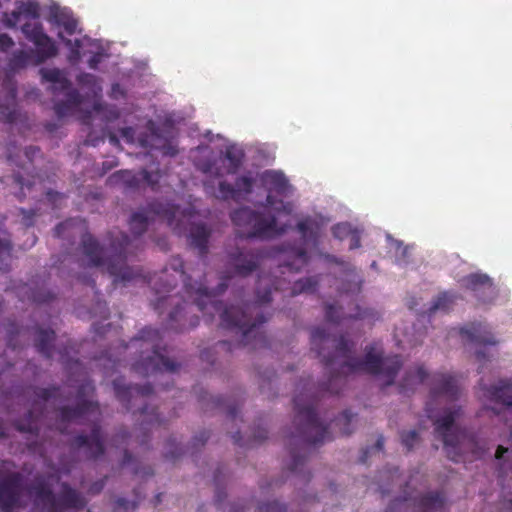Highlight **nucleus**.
I'll return each instance as SVG.
<instances>
[{
	"mask_svg": "<svg viewBox=\"0 0 512 512\" xmlns=\"http://www.w3.org/2000/svg\"><path fill=\"white\" fill-rule=\"evenodd\" d=\"M22 32L26 36V38L32 43L36 42L39 39L47 40V34L44 33L43 27L41 23H25L22 26Z\"/></svg>",
	"mask_w": 512,
	"mask_h": 512,
	"instance_id": "obj_33",
	"label": "nucleus"
},
{
	"mask_svg": "<svg viewBox=\"0 0 512 512\" xmlns=\"http://www.w3.org/2000/svg\"><path fill=\"white\" fill-rule=\"evenodd\" d=\"M355 414H353L350 410H344L335 420V426H338L341 430L342 435H350L352 430L350 429V425L352 420L354 419Z\"/></svg>",
	"mask_w": 512,
	"mask_h": 512,
	"instance_id": "obj_37",
	"label": "nucleus"
},
{
	"mask_svg": "<svg viewBox=\"0 0 512 512\" xmlns=\"http://www.w3.org/2000/svg\"><path fill=\"white\" fill-rule=\"evenodd\" d=\"M19 211L22 215V225L25 228L32 227L37 216V211L35 209L26 210L24 208H20Z\"/></svg>",
	"mask_w": 512,
	"mask_h": 512,
	"instance_id": "obj_53",
	"label": "nucleus"
},
{
	"mask_svg": "<svg viewBox=\"0 0 512 512\" xmlns=\"http://www.w3.org/2000/svg\"><path fill=\"white\" fill-rule=\"evenodd\" d=\"M199 401L212 405L214 408H220L224 406V399L222 397H214L209 395L207 392H203L199 395Z\"/></svg>",
	"mask_w": 512,
	"mask_h": 512,
	"instance_id": "obj_54",
	"label": "nucleus"
},
{
	"mask_svg": "<svg viewBox=\"0 0 512 512\" xmlns=\"http://www.w3.org/2000/svg\"><path fill=\"white\" fill-rule=\"evenodd\" d=\"M58 37L63 41L65 46H67L70 50L69 60L71 62H76L80 59V48L82 46V42L80 39H75L72 41L71 39L64 38L62 33L58 34Z\"/></svg>",
	"mask_w": 512,
	"mask_h": 512,
	"instance_id": "obj_39",
	"label": "nucleus"
},
{
	"mask_svg": "<svg viewBox=\"0 0 512 512\" xmlns=\"http://www.w3.org/2000/svg\"><path fill=\"white\" fill-rule=\"evenodd\" d=\"M178 278L183 281L184 290L188 298L192 300L199 311L204 315L214 317L215 313H220L221 326L224 329L234 331L240 335L236 345L238 347L251 346L257 349L266 346L267 339L260 332V325L267 321L262 306L272 301V287L268 284L270 279L266 276H260L257 281L256 300L254 302L243 303L242 306L231 305L222 308V302L215 298L223 294L228 287L230 276L221 277V282L214 290H209L204 283L191 282V276L184 271V261L180 256H173L167 267L159 274H155L149 279L155 293L159 295L157 300L152 303L153 309L160 314L164 307L173 305L174 309L169 313L167 328L175 332H183L196 327L199 323L198 316L191 317L189 324H186L184 310L187 301L183 304L176 301L172 295H162L170 292L177 284Z\"/></svg>",
	"mask_w": 512,
	"mask_h": 512,
	"instance_id": "obj_2",
	"label": "nucleus"
},
{
	"mask_svg": "<svg viewBox=\"0 0 512 512\" xmlns=\"http://www.w3.org/2000/svg\"><path fill=\"white\" fill-rule=\"evenodd\" d=\"M161 177L160 170L151 172L146 169L140 170L141 185L146 184L152 191H158Z\"/></svg>",
	"mask_w": 512,
	"mask_h": 512,
	"instance_id": "obj_35",
	"label": "nucleus"
},
{
	"mask_svg": "<svg viewBox=\"0 0 512 512\" xmlns=\"http://www.w3.org/2000/svg\"><path fill=\"white\" fill-rule=\"evenodd\" d=\"M61 493L57 496L43 475H36L27 487L32 499L34 512H65L66 509H83L86 500L81 493L62 483Z\"/></svg>",
	"mask_w": 512,
	"mask_h": 512,
	"instance_id": "obj_7",
	"label": "nucleus"
},
{
	"mask_svg": "<svg viewBox=\"0 0 512 512\" xmlns=\"http://www.w3.org/2000/svg\"><path fill=\"white\" fill-rule=\"evenodd\" d=\"M311 346L329 373L326 382L320 383L317 395L310 394L309 383L302 386L303 391L293 398L295 431L288 437L291 455L289 470L301 473L306 462V450L311 445L323 444L332 437L326 425L316 413L318 395L338 394L350 374L365 372L384 379V386H390L403 366L400 355L381 357L373 347L366 349L363 359L352 356L354 343L344 335L330 336L325 329L316 327L311 331Z\"/></svg>",
	"mask_w": 512,
	"mask_h": 512,
	"instance_id": "obj_1",
	"label": "nucleus"
},
{
	"mask_svg": "<svg viewBox=\"0 0 512 512\" xmlns=\"http://www.w3.org/2000/svg\"><path fill=\"white\" fill-rule=\"evenodd\" d=\"M21 332H22V329L18 325H16L13 322L8 323V327H7V333H8L7 345H8V347H10L12 349H16L17 346L13 342L14 336L21 334Z\"/></svg>",
	"mask_w": 512,
	"mask_h": 512,
	"instance_id": "obj_55",
	"label": "nucleus"
},
{
	"mask_svg": "<svg viewBox=\"0 0 512 512\" xmlns=\"http://www.w3.org/2000/svg\"><path fill=\"white\" fill-rule=\"evenodd\" d=\"M20 14H25L32 18H38L39 17V5L36 2L23 3L20 7V11L12 13L14 18H16V19L19 17Z\"/></svg>",
	"mask_w": 512,
	"mask_h": 512,
	"instance_id": "obj_45",
	"label": "nucleus"
},
{
	"mask_svg": "<svg viewBox=\"0 0 512 512\" xmlns=\"http://www.w3.org/2000/svg\"><path fill=\"white\" fill-rule=\"evenodd\" d=\"M216 197L221 200H229V199L236 200V199H238L237 191L235 190V187L226 181L219 182L218 194Z\"/></svg>",
	"mask_w": 512,
	"mask_h": 512,
	"instance_id": "obj_41",
	"label": "nucleus"
},
{
	"mask_svg": "<svg viewBox=\"0 0 512 512\" xmlns=\"http://www.w3.org/2000/svg\"><path fill=\"white\" fill-rule=\"evenodd\" d=\"M296 228L305 241H317L320 232V224L314 218L310 216L303 218L297 223Z\"/></svg>",
	"mask_w": 512,
	"mask_h": 512,
	"instance_id": "obj_27",
	"label": "nucleus"
},
{
	"mask_svg": "<svg viewBox=\"0 0 512 512\" xmlns=\"http://www.w3.org/2000/svg\"><path fill=\"white\" fill-rule=\"evenodd\" d=\"M111 328V324L108 323L106 325H101L100 323H94L92 325V329L94 333L98 336H104L107 333V330Z\"/></svg>",
	"mask_w": 512,
	"mask_h": 512,
	"instance_id": "obj_62",
	"label": "nucleus"
},
{
	"mask_svg": "<svg viewBox=\"0 0 512 512\" xmlns=\"http://www.w3.org/2000/svg\"><path fill=\"white\" fill-rule=\"evenodd\" d=\"M259 181L261 187L267 191V196L264 203H261L260 206L264 209L275 207L276 210H280L276 207L277 204H280L282 210L290 214L292 211L290 203H284L282 200L277 201L275 196H288L291 192V185L289 183L288 178L281 171L276 170H265L263 173L259 175Z\"/></svg>",
	"mask_w": 512,
	"mask_h": 512,
	"instance_id": "obj_9",
	"label": "nucleus"
},
{
	"mask_svg": "<svg viewBox=\"0 0 512 512\" xmlns=\"http://www.w3.org/2000/svg\"><path fill=\"white\" fill-rule=\"evenodd\" d=\"M12 240L9 232L3 228V224L0 223V271L8 272L11 266L12 260Z\"/></svg>",
	"mask_w": 512,
	"mask_h": 512,
	"instance_id": "obj_23",
	"label": "nucleus"
},
{
	"mask_svg": "<svg viewBox=\"0 0 512 512\" xmlns=\"http://www.w3.org/2000/svg\"><path fill=\"white\" fill-rule=\"evenodd\" d=\"M62 92L65 93V96H66L65 102L70 103L71 107L75 108L78 105H80L82 98H81L80 93L76 89H73L70 86L69 89L58 91V93H62Z\"/></svg>",
	"mask_w": 512,
	"mask_h": 512,
	"instance_id": "obj_50",
	"label": "nucleus"
},
{
	"mask_svg": "<svg viewBox=\"0 0 512 512\" xmlns=\"http://www.w3.org/2000/svg\"><path fill=\"white\" fill-rule=\"evenodd\" d=\"M209 437H210L209 431H206V430L201 431L199 434H197L193 437L192 446L195 448L204 446V444L207 442Z\"/></svg>",
	"mask_w": 512,
	"mask_h": 512,
	"instance_id": "obj_57",
	"label": "nucleus"
},
{
	"mask_svg": "<svg viewBox=\"0 0 512 512\" xmlns=\"http://www.w3.org/2000/svg\"><path fill=\"white\" fill-rule=\"evenodd\" d=\"M36 406L37 403L34 402L33 409L29 410L25 417H23L22 419H18L14 422L16 430L22 433H30L35 436L39 434L38 421L39 416L42 415L43 413V407H41L39 414H35L34 410L36 409Z\"/></svg>",
	"mask_w": 512,
	"mask_h": 512,
	"instance_id": "obj_24",
	"label": "nucleus"
},
{
	"mask_svg": "<svg viewBox=\"0 0 512 512\" xmlns=\"http://www.w3.org/2000/svg\"><path fill=\"white\" fill-rule=\"evenodd\" d=\"M460 335L467 341L475 343L477 345H496L498 341L494 335L488 329L486 324L481 322H472L459 330Z\"/></svg>",
	"mask_w": 512,
	"mask_h": 512,
	"instance_id": "obj_17",
	"label": "nucleus"
},
{
	"mask_svg": "<svg viewBox=\"0 0 512 512\" xmlns=\"http://www.w3.org/2000/svg\"><path fill=\"white\" fill-rule=\"evenodd\" d=\"M221 474H222V471L220 469H217L215 471V474H214V483H215V486H216L214 502H215V505L218 508L221 507V504H222L223 500L226 498L225 491L220 487V484H221Z\"/></svg>",
	"mask_w": 512,
	"mask_h": 512,
	"instance_id": "obj_47",
	"label": "nucleus"
},
{
	"mask_svg": "<svg viewBox=\"0 0 512 512\" xmlns=\"http://www.w3.org/2000/svg\"><path fill=\"white\" fill-rule=\"evenodd\" d=\"M257 512H287L284 505L277 501L261 503L258 507Z\"/></svg>",
	"mask_w": 512,
	"mask_h": 512,
	"instance_id": "obj_51",
	"label": "nucleus"
},
{
	"mask_svg": "<svg viewBox=\"0 0 512 512\" xmlns=\"http://www.w3.org/2000/svg\"><path fill=\"white\" fill-rule=\"evenodd\" d=\"M37 50L38 60L43 62L57 55L58 49L53 40L47 35V40L39 39L34 42Z\"/></svg>",
	"mask_w": 512,
	"mask_h": 512,
	"instance_id": "obj_30",
	"label": "nucleus"
},
{
	"mask_svg": "<svg viewBox=\"0 0 512 512\" xmlns=\"http://www.w3.org/2000/svg\"><path fill=\"white\" fill-rule=\"evenodd\" d=\"M13 46L14 41L8 34H0V51L6 52Z\"/></svg>",
	"mask_w": 512,
	"mask_h": 512,
	"instance_id": "obj_59",
	"label": "nucleus"
},
{
	"mask_svg": "<svg viewBox=\"0 0 512 512\" xmlns=\"http://www.w3.org/2000/svg\"><path fill=\"white\" fill-rule=\"evenodd\" d=\"M42 79L50 82V90L53 94L58 91L69 89L71 82L65 77L64 73L58 68H42L40 70Z\"/></svg>",
	"mask_w": 512,
	"mask_h": 512,
	"instance_id": "obj_22",
	"label": "nucleus"
},
{
	"mask_svg": "<svg viewBox=\"0 0 512 512\" xmlns=\"http://www.w3.org/2000/svg\"><path fill=\"white\" fill-rule=\"evenodd\" d=\"M150 218L146 211H138L131 215L129 226L135 236H141L148 228Z\"/></svg>",
	"mask_w": 512,
	"mask_h": 512,
	"instance_id": "obj_29",
	"label": "nucleus"
},
{
	"mask_svg": "<svg viewBox=\"0 0 512 512\" xmlns=\"http://www.w3.org/2000/svg\"><path fill=\"white\" fill-rule=\"evenodd\" d=\"M84 223L85 221L81 218H77V219H68L64 222H61L59 223L55 229H54V234L56 237H59V238H63V237H66L67 232L68 230H70L72 227H74L76 225V223Z\"/></svg>",
	"mask_w": 512,
	"mask_h": 512,
	"instance_id": "obj_43",
	"label": "nucleus"
},
{
	"mask_svg": "<svg viewBox=\"0 0 512 512\" xmlns=\"http://www.w3.org/2000/svg\"><path fill=\"white\" fill-rule=\"evenodd\" d=\"M444 493L439 491L427 492L420 497L419 506L422 512H440L445 506Z\"/></svg>",
	"mask_w": 512,
	"mask_h": 512,
	"instance_id": "obj_25",
	"label": "nucleus"
},
{
	"mask_svg": "<svg viewBox=\"0 0 512 512\" xmlns=\"http://www.w3.org/2000/svg\"><path fill=\"white\" fill-rule=\"evenodd\" d=\"M456 296L450 292H442L440 293L432 302L431 306L428 308V315H432L438 310L448 311L451 309Z\"/></svg>",
	"mask_w": 512,
	"mask_h": 512,
	"instance_id": "obj_31",
	"label": "nucleus"
},
{
	"mask_svg": "<svg viewBox=\"0 0 512 512\" xmlns=\"http://www.w3.org/2000/svg\"><path fill=\"white\" fill-rule=\"evenodd\" d=\"M113 388L116 398L122 403L126 410L132 408V400L137 397H147L153 393L151 384L126 385L123 378L113 380Z\"/></svg>",
	"mask_w": 512,
	"mask_h": 512,
	"instance_id": "obj_15",
	"label": "nucleus"
},
{
	"mask_svg": "<svg viewBox=\"0 0 512 512\" xmlns=\"http://www.w3.org/2000/svg\"><path fill=\"white\" fill-rule=\"evenodd\" d=\"M166 452H165V458L169 460H176L179 458L183 453V448L176 443L175 439H168L166 443Z\"/></svg>",
	"mask_w": 512,
	"mask_h": 512,
	"instance_id": "obj_44",
	"label": "nucleus"
},
{
	"mask_svg": "<svg viewBox=\"0 0 512 512\" xmlns=\"http://www.w3.org/2000/svg\"><path fill=\"white\" fill-rule=\"evenodd\" d=\"M53 18L55 23L62 26L68 35H73L76 32L78 22L72 16L64 12H55Z\"/></svg>",
	"mask_w": 512,
	"mask_h": 512,
	"instance_id": "obj_34",
	"label": "nucleus"
},
{
	"mask_svg": "<svg viewBox=\"0 0 512 512\" xmlns=\"http://www.w3.org/2000/svg\"><path fill=\"white\" fill-rule=\"evenodd\" d=\"M17 297L22 301H28L34 304H48L56 298V294L46 290L43 285L32 281L31 283H22L12 288Z\"/></svg>",
	"mask_w": 512,
	"mask_h": 512,
	"instance_id": "obj_16",
	"label": "nucleus"
},
{
	"mask_svg": "<svg viewBox=\"0 0 512 512\" xmlns=\"http://www.w3.org/2000/svg\"><path fill=\"white\" fill-rule=\"evenodd\" d=\"M254 182L255 180L251 175H243L238 177L234 186L235 190L237 191V198H239L241 194H251L253 191Z\"/></svg>",
	"mask_w": 512,
	"mask_h": 512,
	"instance_id": "obj_38",
	"label": "nucleus"
},
{
	"mask_svg": "<svg viewBox=\"0 0 512 512\" xmlns=\"http://www.w3.org/2000/svg\"><path fill=\"white\" fill-rule=\"evenodd\" d=\"M326 259L331 263H335L337 265L342 266L346 271L349 272V274H351L353 280L350 287L345 289V292L358 294L361 290L362 279L355 273V268L350 263L345 262L344 260L337 258L336 256L333 255H327Z\"/></svg>",
	"mask_w": 512,
	"mask_h": 512,
	"instance_id": "obj_28",
	"label": "nucleus"
},
{
	"mask_svg": "<svg viewBox=\"0 0 512 512\" xmlns=\"http://www.w3.org/2000/svg\"><path fill=\"white\" fill-rule=\"evenodd\" d=\"M40 153V149L36 146H29L25 148L24 154L29 161H33V159Z\"/></svg>",
	"mask_w": 512,
	"mask_h": 512,
	"instance_id": "obj_64",
	"label": "nucleus"
},
{
	"mask_svg": "<svg viewBox=\"0 0 512 512\" xmlns=\"http://www.w3.org/2000/svg\"><path fill=\"white\" fill-rule=\"evenodd\" d=\"M33 392L39 400L47 402L50 399H56L60 397L61 387L56 385H52L46 388L34 387Z\"/></svg>",
	"mask_w": 512,
	"mask_h": 512,
	"instance_id": "obj_36",
	"label": "nucleus"
},
{
	"mask_svg": "<svg viewBox=\"0 0 512 512\" xmlns=\"http://www.w3.org/2000/svg\"><path fill=\"white\" fill-rule=\"evenodd\" d=\"M13 180H14V183L20 189V192L17 194V197L20 200H22L26 196L24 193V189L30 190L32 185H34V181L33 182H30V181L24 182L23 177L19 173L13 175Z\"/></svg>",
	"mask_w": 512,
	"mask_h": 512,
	"instance_id": "obj_52",
	"label": "nucleus"
},
{
	"mask_svg": "<svg viewBox=\"0 0 512 512\" xmlns=\"http://www.w3.org/2000/svg\"><path fill=\"white\" fill-rule=\"evenodd\" d=\"M332 234L335 238L343 240L352 234V228L348 223H338L332 227Z\"/></svg>",
	"mask_w": 512,
	"mask_h": 512,
	"instance_id": "obj_49",
	"label": "nucleus"
},
{
	"mask_svg": "<svg viewBox=\"0 0 512 512\" xmlns=\"http://www.w3.org/2000/svg\"><path fill=\"white\" fill-rule=\"evenodd\" d=\"M24 476L20 472H11L0 479V509L13 512L21 506Z\"/></svg>",
	"mask_w": 512,
	"mask_h": 512,
	"instance_id": "obj_11",
	"label": "nucleus"
},
{
	"mask_svg": "<svg viewBox=\"0 0 512 512\" xmlns=\"http://www.w3.org/2000/svg\"><path fill=\"white\" fill-rule=\"evenodd\" d=\"M107 236L109 248L106 251L92 234L86 232L82 235L80 248L88 267L105 266L115 285L142 277L140 268L127 265L132 245L130 237L120 230L110 231Z\"/></svg>",
	"mask_w": 512,
	"mask_h": 512,
	"instance_id": "obj_4",
	"label": "nucleus"
},
{
	"mask_svg": "<svg viewBox=\"0 0 512 512\" xmlns=\"http://www.w3.org/2000/svg\"><path fill=\"white\" fill-rule=\"evenodd\" d=\"M261 252L259 250H243L237 248L229 253V259L233 265L234 273L241 277H247L256 271L260 265Z\"/></svg>",
	"mask_w": 512,
	"mask_h": 512,
	"instance_id": "obj_14",
	"label": "nucleus"
},
{
	"mask_svg": "<svg viewBox=\"0 0 512 512\" xmlns=\"http://www.w3.org/2000/svg\"><path fill=\"white\" fill-rule=\"evenodd\" d=\"M149 210L165 220L167 225L178 234H181L182 230H184V221H187L189 223L187 235L189 245L198 251L201 258L207 256L212 230L204 222H191V219L194 217L192 208L180 211V208L175 205L152 202L149 204Z\"/></svg>",
	"mask_w": 512,
	"mask_h": 512,
	"instance_id": "obj_6",
	"label": "nucleus"
},
{
	"mask_svg": "<svg viewBox=\"0 0 512 512\" xmlns=\"http://www.w3.org/2000/svg\"><path fill=\"white\" fill-rule=\"evenodd\" d=\"M267 430L264 429V428H258L257 431H255L254 435H253V442L254 443H261L263 442L265 439H267Z\"/></svg>",
	"mask_w": 512,
	"mask_h": 512,
	"instance_id": "obj_63",
	"label": "nucleus"
},
{
	"mask_svg": "<svg viewBox=\"0 0 512 512\" xmlns=\"http://www.w3.org/2000/svg\"><path fill=\"white\" fill-rule=\"evenodd\" d=\"M73 109L70 103H66L65 101H59L54 105L55 114L59 119L69 115Z\"/></svg>",
	"mask_w": 512,
	"mask_h": 512,
	"instance_id": "obj_56",
	"label": "nucleus"
},
{
	"mask_svg": "<svg viewBox=\"0 0 512 512\" xmlns=\"http://www.w3.org/2000/svg\"><path fill=\"white\" fill-rule=\"evenodd\" d=\"M106 479H107V477H104L102 479H99V480L93 482L90 485L88 492L92 495L99 494L104 489V487L106 485Z\"/></svg>",
	"mask_w": 512,
	"mask_h": 512,
	"instance_id": "obj_60",
	"label": "nucleus"
},
{
	"mask_svg": "<svg viewBox=\"0 0 512 512\" xmlns=\"http://www.w3.org/2000/svg\"><path fill=\"white\" fill-rule=\"evenodd\" d=\"M225 157L227 160H229L231 164V168L229 169V173H235L236 170L241 166L242 164V158L243 155L239 153L238 151H235L233 149H227L225 153Z\"/></svg>",
	"mask_w": 512,
	"mask_h": 512,
	"instance_id": "obj_48",
	"label": "nucleus"
},
{
	"mask_svg": "<svg viewBox=\"0 0 512 512\" xmlns=\"http://www.w3.org/2000/svg\"><path fill=\"white\" fill-rule=\"evenodd\" d=\"M161 331L151 327L141 329L130 345L140 350L139 359L132 364V370L148 377L157 373H174L180 364L164 355L166 348L161 346Z\"/></svg>",
	"mask_w": 512,
	"mask_h": 512,
	"instance_id": "obj_5",
	"label": "nucleus"
},
{
	"mask_svg": "<svg viewBox=\"0 0 512 512\" xmlns=\"http://www.w3.org/2000/svg\"><path fill=\"white\" fill-rule=\"evenodd\" d=\"M94 391L95 387L90 381L83 382L77 389L78 402L76 406H62L59 408L60 425L76 421L87 414L99 415L98 402L84 399L86 396L93 395Z\"/></svg>",
	"mask_w": 512,
	"mask_h": 512,
	"instance_id": "obj_10",
	"label": "nucleus"
},
{
	"mask_svg": "<svg viewBox=\"0 0 512 512\" xmlns=\"http://www.w3.org/2000/svg\"><path fill=\"white\" fill-rule=\"evenodd\" d=\"M318 286V281L315 277H306L294 282L290 296H296L301 293H313Z\"/></svg>",
	"mask_w": 512,
	"mask_h": 512,
	"instance_id": "obj_32",
	"label": "nucleus"
},
{
	"mask_svg": "<svg viewBox=\"0 0 512 512\" xmlns=\"http://www.w3.org/2000/svg\"><path fill=\"white\" fill-rule=\"evenodd\" d=\"M230 218L239 229L237 237L241 239L269 240L287 231L286 225H278L275 214L256 211L247 206L234 210Z\"/></svg>",
	"mask_w": 512,
	"mask_h": 512,
	"instance_id": "obj_8",
	"label": "nucleus"
},
{
	"mask_svg": "<svg viewBox=\"0 0 512 512\" xmlns=\"http://www.w3.org/2000/svg\"><path fill=\"white\" fill-rule=\"evenodd\" d=\"M139 500H140V498L137 497V501L129 502L127 499H125L123 497H118L115 500V506H116V508H122L124 510L135 509L138 505Z\"/></svg>",
	"mask_w": 512,
	"mask_h": 512,
	"instance_id": "obj_58",
	"label": "nucleus"
},
{
	"mask_svg": "<svg viewBox=\"0 0 512 512\" xmlns=\"http://www.w3.org/2000/svg\"><path fill=\"white\" fill-rule=\"evenodd\" d=\"M73 450L84 449L87 459H97L105 452L102 429L99 422L93 424L90 435L79 434L71 442Z\"/></svg>",
	"mask_w": 512,
	"mask_h": 512,
	"instance_id": "obj_12",
	"label": "nucleus"
},
{
	"mask_svg": "<svg viewBox=\"0 0 512 512\" xmlns=\"http://www.w3.org/2000/svg\"><path fill=\"white\" fill-rule=\"evenodd\" d=\"M463 285L471 290L482 303H491L496 297V287L492 279L482 273H472L463 279Z\"/></svg>",
	"mask_w": 512,
	"mask_h": 512,
	"instance_id": "obj_13",
	"label": "nucleus"
},
{
	"mask_svg": "<svg viewBox=\"0 0 512 512\" xmlns=\"http://www.w3.org/2000/svg\"><path fill=\"white\" fill-rule=\"evenodd\" d=\"M484 396L491 402L512 409V379H501L492 386H482Z\"/></svg>",
	"mask_w": 512,
	"mask_h": 512,
	"instance_id": "obj_18",
	"label": "nucleus"
},
{
	"mask_svg": "<svg viewBox=\"0 0 512 512\" xmlns=\"http://www.w3.org/2000/svg\"><path fill=\"white\" fill-rule=\"evenodd\" d=\"M418 441L419 434L416 430L403 431L401 433V443L408 451H411Z\"/></svg>",
	"mask_w": 512,
	"mask_h": 512,
	"instance_id": "obj_46",
	"label": "nucleus"
},
{
	"mask_svg": "<svg viewBox=\"0 0 512 512\" xmlns=\"http://www.w3.org/2000/svg\"><path fill=\"white\" fill-rule=\"evenodd\" d=\"M428 378L429 400L425 407L426 415L433 423L436 438L443 442L447 457L453 462H461L464 460L461 452L462 433L455 425V421L461 416L462 409L460 406H453L445 408L443 413L438 415L435 407L440 398H445L449 402L459 399L461 389L457 377L444 372H435L430 377L424 365L419 364L405 371L398 386L399 392L404 395L413 393Z\"/></svg>",
	"mask_w": 512,
	"mask_h": 512,
	"instance_id": "obj_3",
	"label": "nucleus"
},
{
	"mask_svg": "<svg viewBox=\"0 0 512 512\" xmlns=\"http://www.w3.org/2000/svg\"><path fill=\"white\" fill-rule=\"evenodd\" d=\"M30 62V55L21 50L15 52L9 60V67L12 70H19L25 68Z\"/></svg>",
	"mask_w": 512,
	"mask_h": 512,
	"instance_id": "obj_40",
	"label": "nucleus"
},
{
	"mask_svg": "<svg viewBox=\"0 0 512 512\" xmlns=\"http://www.w3.org/2000/svg\"><path fill=\"white\" fill-rule=\"evenodd\" d=\"M103 59L102 53H94L90 59L88 60V65L91 69L96 70L98 68V65L101 63Z\"/></svg>",
	"mask_w": 512,
	"mask_h": 512,
	"instance_id": "obj_61",
	"label": "nucleus"
},
{
	"mask_svg": "<svg viewBox=\"0 0 512 512\" xmlns=\"http://www.w3.org/2000/svg\"><path fill=\"white\" fill-rule=\"evenodd\" d=\"M372 315L368 309L361 308L358 304L354 305V312L348 315L344 314L340 306L334 304L325 305V318L328 322L339 324L346 319H366Z\"/></svg>",
	"mask_w": 512,
	"mask_h": 512,
	"instance_id": "obj_19",
	"label": "nucleus"
},
{
	"mask_svg": "<svg viewBox=\"0 0 512 512\" xmlns=\"http://www.w3.org/2000/svg\"><path fill=\"white\" fill-rule=\"evenodd\" d=\"M295 255V264L294 263H287L286 267L289 268V270H299L301 267L306 265L309 260V256L307 251L304 248H297L294 251Z\"/></svg>",
	"mask_w": 512,
	"mask_h": 512,
	"instance_id": "obj_42",
	"label": "nucleus"
},
{
	"mask_svg": "<svg viewBox=\"0 0 512 512\" xmlns=\"http://www.w3.org/2000/svg\"><path fill=\"white\" fill-rule=\"evenodd\" d=\"M139 415L141 417L140 429L143 431L144 435L146 432L151 431L154 428H158L164 424V419L160 417V415L156 412V409L149 408L147 405H144L139 410Z\"/></svg>",
	"mask_w": 512,
	"mask_h": 512,
	"instance_id": "obj_26",
	"label": "nucleus"
},
{
	"mask_svg": "<svg viewBox=\"0 0 512 512\" xmlns=\"http://www.w3.org/2000/svg\"><path fill=\"white\" fill-rule=\"evenodd\" d=\"M107 183L111 186H120L125 190H136L141 187L140 171L134 173L130 170H119L111 174Z\"/></svg>",
	"mask_w": 512,
	"mask_h": 512,
	"instance_id": "obj_20",
	"label": "nucleus"
},
{
	"mask_svg": "<svg viewBox=\"0 0 512 512\" xmlns=\"http://www.w3.org/2000/svg\"><path fill=\"white\" fill-rule=\"evenodd\" d=\"M55 331L47 328L43 329L39 326L35 329L34 344L37 351L45 358L50 359L53 355V343L55 341Z\"/></svg>",
	"mask_w": 512,
	"mask_h": 512,
	"instance_id": "obj_21",
	"label": "nucleus"
}]
</instances>
